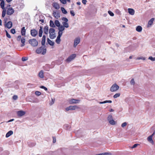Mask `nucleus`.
<instances>
[{"instance_id":"1","label":"nucleus","mask_w":155,"mask_h":155,"mask_svg":"<svg viewBox=\"0 0 155 155\" xmlns=\"http://www.w3.org/2000/svg\"><path fill=\"white\" fill-rule=\"evenodd\" d=\"M46 51L45 48L44 49L43 47H41L36 50V52L38 54H40L41 53L42 54L44 55L46 53Z\"/></svg>"},{"instance_id":"2","label":"nucleus","mask_w":155,"mask_h":155,"mask_svg":"<svg viewBox=\"0 0 155 155\" xmlns=\"http://www.w3.org/2000/svg\"><path fill=\"white\" fill-rule=\"evenodd\" d=\"M29 43L33 47H36L38 45V41L35 39H32L29 40Z\"/></svg>"},{"instance_id":"3","label":"nucleus","mask_w":155,"mask_h":155,"mask_svg":"<svg viewBox=\"0 0 155 155\" xmlns=\"http://www.w3.org/2000/svg\"><path fill=\"white\" fill-rule=\"evenodd\" d=\"M17 40L18 41H21L22 44L21 45V47L24 46L25 45V39L24 37L21 38V35L18 36L17 38Z\"/></svg>"},{"instance_id":"4","label":"nucleus","mask_w":155,"mask_h":155,"mask_svg":"<svg viewBox=\"0 0 155 155\" xmlns=\"http://www.w3.org/2000/svg\"><path fill=\"white\" fill-rule=\"evenodd\" d=\"M119 86L116 84H113L110 88V91L111 92H114L117 91L119 89Z\"/></svg>"},{"instance_id":"5","label":"nucleus","mask_w":155,"mask_h":155,"mask_svg":"<svg viewBox=\"0 0 155 155\" xmlns=\"http://www.w3.org/2000/svg\"><path fill=\"white\" fill-rule=\"evenodd\" d=\"M79 107L76 105L72 106H71L68 107H66L65 108L66 110L68 111L69 110H75L77 109H79Z\"/></svg>"},{"instance_id":"6","label":"nucleus","mask_w":155,"mask_h":155,"mask_svg":"<svg viewBox=\"0 0 155 155\" xmlns=\"http://www.w3.org/2000/svg\"><path fill=\"white\" fill-rule=\"evenodd\" d=\"M76 57V54H73L69 56L66 59V61L68 62H70L73 60Z\"/></svg>"},{"instance_id":"7","label":"nucleus","mask_w":155,"mask_h":155,"mask_svg":"<svg viewBox=\"0 0 155 155\" xmlns=\"http://www.w3.org/2000/svg\"><path fill=\"white\" fill-rule=\"evenodd\" d=\"M15 11L12 8H9L7 9L6 14L8 15H11Z\"/></svg>"},{"instance_id":"8","label":"nucleus","mask_w":155,"mask_h":155,"mask_svg":"<svg viewBox=\"0 0 155 155\" xmlns=\"http://www.w3.org/2000/svg\"><path fill=\"white\" fill-rule=\"evenodd\" d=\"M53 15L54 17L56 19H58L60 17V15L58 11H53Z\"/></svg>"},{"instance_id":"9","label":"nucleus","mask_w":155,"mask_h":155,"mask_svg":"<svg viewBox=\"0 0 155 155\" xmlns=\"http://www.w3.org/2000/svg\"><path fill=\"white\" fill-rule=\"evenodd\" d=\"M38 33L37 31L35 29H32L31 30V34L33 37H35Z\"/></svg>"},{"instance_id":"10","label":"nucleus","mask_w":155,"mask_h":155,"mask_svg":"<svg viewBox=\"0 0 155 155\" xmlns=\"http://www.w3.org/2000/svg\"><path fill=\"white\" fill-rule=\"evenodd\" d=\"M5 27L9 29L11 28L12 27V22L11 21H9L7 23L5 22Z\"/></svg>"},{"instance_id":"11","label":"nucleus","mask_w":155,"mask_h":155,"mask_svg":"<svg viewBox=\"0 0 155 155\" xmlns=\"http://www.w3.org/2000/svg\"><path fill=\"white\" fill-rule=\"evenodd\" d=\"M80 38L79 37L76 38L74 42V47H76V46L80 43Z\"/></svg>"},{"instance_id":"12","label":"nucleus","mask_w":155,"mask_h":155,"mask_svg":"<svg viewBox=\"0 0 155 155\" xmlns=\"http://www.w3.org/2000/svg\"><path fill=\"white\" fill-rule=\"evenodd\" d=\"M25 114V111L22 110H19L17 112L18 116V117H21L24 116Z\"/></svg>"},{"instance_id":"13","label":"nucleus","mask_w":155,"mask_h":155,"mask_svg":"<svg viewBox=\"0 0 155 155\" xmlns=\"http://www.w3.org/2000/svg\"><path fill=\"white\" fill-rule=\"evenodd\" d=\"M80 101L79 100H75L74 99H71L69 101V102L71 104H77L79 103Z\"/></svg>"},{"instance_id":"14","label":"nucleus","mask_w":155,"mask_h":155,"mask_svg":"<svg viewBox=\"0 0 155 155\" xmlns=\"http://www.w3.org/2000/svg\"><path fill=\"white\" fill-rule=\"evenodd\" d=\"M154 19V18H152L150 21H149L147 25V27H150L151 26L153 23Z\"/></svg>"},{"instance_id":"15","label":"nucleus","mask_w":155,"mask_h":155,"mask_svg":"<svg viewBox=\"0 0 155 155\" xmlns=\"http://www.w3.org/2000/svg\"><path fill=\"white\" fill-rule=\"evenodd\" d=\"M26 33V30L25 27H24L21 28V35L22 36H25Z\"/></svg>"},{"instance_id":"16","label":"nucleus","mask_w":155,"mask_h":155,"mask_svg":"<svg viewBox=\"0 0 155 155\" xmlns=\"http://www.w3.org/2000/svg\"><path fill=\"white\" fill-rule=\"evenodd\" d=\"M128 11L129 14L131 15H133L134 14L135 11L133 9L128 8Z\"/></svg>"},{"instance_id":"17","label":"nucleus","mask_w":155,"mask_h":155,"mask_svg":"<svg viewBox=\"0 0 155 155\" xmlns=\"http://www.w3.org/2000/svg\"><path fill=\"white\" fill-rule=\"evenodd\" d=\"M48 27L47 26H45L44 28V32L45 34H48Z\"/></svg>"},{"instance_id":"18","label":"nucleus","mask_w":155,"mask_h":155,"mask_svg":"<svg viewBox=\"0 0 155 155\" xmlns=\"http://www.w3.org/2000/svg\"><path fill=\"white\" fill-rule=\"evenodd\" d=\"M40 28L39 31V37H41L42 36V34L43 33L42 27L41 26H40Z\"/></svg>"},{"instance_id":"19","label":"nucleus","mask_w":155,"mask_h":155,"mask_svg":"<svg viewBox=\"0 0 155 155\" xmlns=\"http://www.w3.org/2000/svg\"><path fill=\"white\" fill-rule=\"evenodd\" d=\"M13 134V132L12 130L9 131L6 135V137L8 138L11 135H12Z\"/></svg>"},{"instance_id":"20","label":"nucleus","mask_w":155,"mask_h":155,"mask_svg":"<svg viewBox=\"0 0 155 155\" xmlns=\"http://www.w3.org/2000/svg\"><path fill=\"white\" fill-rule=\"evenodd\" d=\"M53 6L56 9H58L59 8V5L57 3H54L53 4Z\"/></svg>"},{"instance_id":"21","label":"nucleus","mask_w":155,"mask_h":155,"mask_svg":"<svg viewBox=\"0 0 155 155\" xmlns=\"http://www.w3.org/2000/svg\"><path fill=\"white\" fill-rule=\"evenodd\" d=\"M142 28L140 26H139V25L138 26L136 27V30L138 32H141L142 31Z\"/></svg>"},{"instance_id":"22","label":"nucleus","mask_w":155,"mask_h":155,"mask_svg":"<svg viewBox=\"0 0 155 155\" xmlns=\"http://www.w3.org/2000/svg\"><path fill=\"white\" fill-rule=\"evenodd\" d=\"M43 71H41L38 74V76L41 78H44Z\"/></svg>"},{"instance_id":"23","label":"nucleus","mask_w":155,"mask_h":155,"mask_svg":"<svg viewBox=\"0 0 155 155\" xmlns=\"http://www.w3.org/2000/svg\"><path fill=\"white\" fill-rule=\"evenodd\" d=\"M152 137L151 136H149L147 138V140L150 143H153V141L152 139Z\"/></svg>"},{"instance_id":"24","label":"nucleus","mask_w":155,"mask_h":155,"mask_svg":"<svg viewBox=\"0 0 155 155\" xmlns=\"http://www.w3.org/2000/svg\"><path fill=\"white\" fill-rule=\"evenodd\" d=\"M46 37L45 35H44L42 37V40L41 41V44L42 45H45V42Z\"/></svg>"},{"instance_id":"25","label":"nucleus","mask_w":155,"mask_h":155,"mask_svg":"<svg viewBox=\"0 0 155 155\" xmlns=\"http://www.w3.org/2000/svg\"><path fill=\"white\" fill-rule=\"evenodd\" d=\"M0 6L2 9H5L4 8L5 2L4 0H2L0 3Z\"/></svg>"},{"instance_id":"26","label":"nucleus","mask_w":155,"mask_h":155,"mask_svg":"<svg viewBox=\"0 0 155 155\" xmlns=\"http://www.w3.org/2000/svg\"><path fill=\"white\" fill-rule=\"evenodd\" d=\"M55 25L57 27H59L60 26V24L58 20H55L54 21Z\"/></svg>"},{"instance_id":"27","label":"nucleus","mask_w":155,"mask_h":155,"mask_svg":"<svg viewBox=\"0 0 155 155\" xmlns=\"http://www.w3.org/2000/svg\"><path fill=\"white\" fill-rule=\"evenodd\" d=\"M50 26L52 28L55 27V25L53 21L52 20H50Z\"/></svg>"},{"instance_id":"28","label":"nucleus","mask_w":155,"mask_h":155,"mask_svg":"<svg viewBox=\"0 0 155 155\" xmlns=\"http://www.w3.org/2000/svg\"><path fill=\"white\" fill-rule=\"evenodd\" d=\"M65 29L63 25H61L58 27V29L59 31H63Z\"/></svg>"},{"instance_id":"29","label":"nucleus","mask_w":155,"mask_h":155,"mask_svg":"<svg viewBox=\"0 0 155 155\" xmlns=\"http://www.w3.org/2000/svg\"><path fill=\"white\" fill-rule=\"evenodd\" d=\"M62 24L64 28H68L69 27L68 24L67 22H62Z\"/></svg>"},{"instance_id":"30","label":"nucleus","mask_w":155,"mask_h":155,"mask_svg":"<svg viewBox=\"0 0 155 155\" xmlns=\"http://www.w3.org/2000/svg\"><path fill=\"white\" fill-rule=\"evenodd\" d=\"M55 37L56 36L55 35L54 33H51V34H50L49 37L51 39H54Z\"/></svg>"},{"instance_id":"31","label":"nucleus","mask_w":155,"mask_h":155,"mask_svg":"<svg viewBox=\"0 0 155 155\" xmlns=\"http://www.w3.org/2000/svg\"><path fill=\"white\" fill-rule=\"evenodd\" d=\"M47 41L48 44L51 46H53L54 45V42L50 40L49 38L48 39Z\"/></svg>"},{"instance_id":"32","label":"nucleus","mask_w":155,"mask_h":155,"mask_svg":"<svg viewBox=\"0 0 155 155\" xmlns=\"http://www.w3.org/2000/svg\"><path fill=\"white\" fill-rule=\"evenodd\" d=\"M112 102V101L110 100L105 101L103 102H99L100 104H104L107 103H111Z\"/></svg>"},{"instance_id":"33","label":"nucleus","mask_w":155,"mask_h":155,"mask_svg":"<svg viewBox=\"0 0 155 155\" xmlns=\"http://www.w3.org/2000/svg\"><path fill=\"white\" fill-rule=\"evenodd\" d=\"M61 37L57 36V38L56 40V42L58 44H59L60 43L61 41L60 39Z\"/></svg>"},{"instance_id":"34","label":"nucleus","mask_w":155,"mask_h":155,"mask_svg":"<svg viewBox=\"0 0 155 155\" xmlns=\"http://www.w3.org/2000/svg\"><path fill=\"white\" fill-rule=\"evenodd\" d=\"M6 10L5 9H3V11L2 12V17L4 18L5 16V14H6Z\"/></svg>"},{"instance_id":"35","label":"nucleus","mask_w":155,"mask_h":155,"mask_svg":"<svg viewBox=\"0 0 155 155\" xmlns=\"http://www.w3.org/2000/svg\"><path fill=\"white\" fill-rule=\"evenodd\" d=\"M109 123L112 125H114L116 124V122L113 119L112 120L109 121Z\"/></svg>"},{"instance_id":"36","label":"nucleus","mask_w":155,"mask_h":155,"mask_svg":"<svg viewBox=\"0 0 155 155\" xmlns=\"http://www.w3.org/2000/svg\"><path fill=\"white\" fill-rule=\"evenodd\" d=\"M61 10L62 12L64 14H66L67 13V11L63 7L61 8Z\"/></svg>"},{"instance_id":"37","label":"nucleus","mask_w":155,"mask_h":155,"mask_svg":"<svg viewBox=\"0 0 155 155\" xmlns=\"http://www.w3.org/2000/svg\"><path fill=\"white\" fill-rule=\"evenodd\" d=\"M55 32V30L53 28H51L49 29V34H51V33H54Z\"/></svg>"},{"instance_id":"38","label":"nucleus","mask_w":155,"mask_h":155,"mask_svg":"<svg viewBox=\"0 0 155 155\" xmlns=\"http://www.w3.org/2000/svg\"><path fill=\"white\" fill-rule=\"evenodd\" d=\"M64 127L65 129L68 130H70L71 127L68 124H65L64 125Z\"/></svg>"},{"instance_id":"39","label":"nucleus","mask_w":155,"mask_h":155,"mask_svg":"<svg viewBox=\"0 0 155 155\" xmlns=\"http://www.w3.org/2000/svg\"><path fill=\"white\" fill-rule=\"evenodd\" d=\"M120 95V93H117L116 94H115L114 96H113V97L114 98H117L118 97H119Z\"/></svg>"},{"instance_id":"40","label":"nucleus","mask_w":155,"mask_h":155,"mask_svg":"<svg viewBox=\"0 0 155 155\" xmlns=\"http://www.w3.org/2000/svg\"><path fill=\"white\" fill-rule=\"evenodd\" d=\"M55 99L54 98H51V101L49 103V105H53L55 101Z\"/></svg>"},{"instance_id":"41","label":"nucleus","mask_w":155,"mask_h":155,"mask_svg":"<svg viewBox=\"0 0 155 155\" xmlns=\"http://www.w3.org/2000/svg\"><path fill=\"white\" fill-rule=\"evenodd\" d=\"M113 119L112 116L111 115H109L107 117V120H108L109 122V121H110Z\"/></svg>"},{"instance_id":"42","label":"nucleus","mask_w":155,"mask_h":155,"mask_svg":"<svg viewBox=\"0 0 155 155\" xmlns=\"http://www.w3.org/2000/svg\"><path fill=\"white\" fill-rule=\"evenodd\" d=\"M35 94L36 95L39 96L41 94V93L39 91H36L35 92Z\"/></svg>"},{"instance_id":"43","label":"nucleus","mask_w":155,"mask_h":155,"mask_svg":"<svg viewBox=\"0 0 155 155\" xmlns=\"http://www.w3.org/2000/svg\"><path fill=\"white\" fill-rule=\"evenodd\" d=\"M127 123L126 122H124L122 124L121 126L122 127H125V126H126L127 125Z\"/></svg>"},{"instance_id":"44","label":"nucleus","mask_w":155,"mask_h":155,"mask_svg":"<svg viewBox=\"0 0 155 155\" xmlns=\"http://www.w3.org/2000/svg\"><path fill=\"white\" fill-rule=\"evenodd\" d=\"M63 33L62 31H59L58 32V36L61 37Z\"/></svg>"},{"instance_id":"45","label":"nucleus","mask_w":155,"mask_h":155,"mask_svg":"<svg viewBox=\"0 0 155 155\" xmlns=\"http://www.w3.org/2000/svg\"><path fill=\"white\" fill-rule=\"evenodd\" d=\"M62 20L63 21H64V22H67L68 21V19L67 18H65V17L62 18Z\"/></svg>"},{"instance_id":"46","label":"nucleus","mask_w":155,"mask_h":155,"mask_svg":"<svg viewBox=\"0 0 155 155\" xmlns=\"http://www.w3.org/2000/svg\"><path fill=\"white\" fill-rule=\"evenodd\" d=\"M148 59L153 61H155V58H153L152 56L149 57L148 58Z\"/></svg>"},{"instance_id":"47","label":"nucleus","mask_w":155,"mask_h":155,"mask_svg":"<svg viewBox=\"0 0 155 155\" xmlns=\"http://www.w3.org/2000/svg\"><path fill=\"white\" fill-rule=\"evenodd\" d=\"M108 14L111 16H113L114 15V14L111 11H108Z\"/></svg>"},{"instance_id":"48","label":"nucleus","mask_w":155,"mask_h":155,"mask_svg":"<svg viewBox=\"0 0 155 155\" xmlns=\"http://www.w3.org/2000/svg\"><path fill=\"white\" fill-rule=\"evenodd\" d=\"M6 36L8 38H11V36L10 34L8 33L7 31L6 30Z\"/></svg>"},{"instance_id":"49","label":"nucleus","mask_w":155,"mask_h":155,"mask_svg":"<svg viewBox=\"0 0 155 155\" xmlns=\"http://www.w3.org/2000/svg\"><path fill=\"white\" fill-rule=\"evenodd\" d=\"M61 2L64 4H65L66 3V0H59Z\"/></svg>"},{"instance_id":"50","label":"nucleus","mask_w":155,"mask_h":155,"mask_svg":"<svg viewBox=\"0 0 155 155\" xmlns=\"http://www.w3.org/2000/svg\"><path fill=\"white\" fill-rule=\"evenodd\" d=\"M11 32L13 34H14L15 33V31L14 29H12L11 30Z\"/></svg>"},{"instance_id":"51","label":"nucleus","mask_w":155,"mask_h":155,"mask_svg":"<svg viewBox=\"0 0 155 155\" xmlns=\"http://www.w3.org/2000/svg\"><path fill=\"white\" fill-rule=\"evenodd\" d=\"M137 59H138V60L142 59L143 60H145V58L144 57H138V58H137Z\"/></svg>"},{"instance_id":"52","label":"nucleus","mask_w":155,"mask_h":155,"mask_svg":"<svg viewBox=\"0 0 155 155\" xmlns=\"http://www.w3.org/2000/svg\"><path fill=\"white\" fill-rule=\"evenodd\" d=\"M138 145H139V144L137 143L135 144L132 147H131V148L132 149L135 148Z\"/></svg>"},{"instance_id":"53","label":"nucleus","mask_w":155,"mask_h":155,"mask_svg":"<svg viewBox=\"0 0 155 155\" xmlns=\"http://www.w3.org/2000/svg\"><path fill=\"white\" fill-rule=\"evenodd\" d=\"M103 155H111V154L110 153L108 152H106L104 153H103Z\"/></svg>"},{"instance_id":"54","label":"nucleus","mask_w":155,"mask_h":155,"mask_svg":"<svg viewBox=\"0 0 155 155\" xmlns=\"http://www.w3.org/2000/svg\"><path fill=\"white\" fill-rule=\"evenodd\" d=\"M40 87L41 88L44 89L45 91H46L47 90V88L43 86H41Z\"/></svg>"},{"instance_id":"55","label":"nucleus","mask_w":155,"mask_h":155,"mask_svg":"<svg viewBox=\"0 0 155 155\" xmlns=\"http://www.w3.org/2000/svg\"><path fill=\"white\" fill-rule=\"evenodd\" d=\"M28 60V58L25 57H23L22 58V60L23 61H25Z\"/></svg>"},{"instance_id":"56","label":"nucleus","mask_w":155,"mask_h":155,"mask_svg":"<svg viewBox=\"0 0 155 155\" xmlns=\"http://www.w3.org/2000/svg\"><path fill=\"white\" fill-rule=\"evenodd\" d=\"M130 83L131 84H134L135 82L134 80L133 79H131L130 81Z\"/></svg>"},{"instance_id":"57","label":"nucleus","mask_w":155,"mask_h":155,"mask_svg":"<svg viewBox=\"0 0 155 155\" xmlns=\"http://www.w3.org/2000/svg\"><path fill=\"white\" fill-rule=\"evenodd\" d=\"M70 13L71 15L73 16H74L75 15V14L74 12L73 11H71Z\"/></svg>"},{"instance_id":"58","label":"nucleus","mask_w":155,"mask_h":155,"mask_svg":"<svg viewBox=\"0 0 155 155\" xmlns=\"http://www.w3.org/2000/svg\"><path fill=\"white\" fill-rule=\"evenodd\" d=\"M17 98L18 97L16 95H15L13 96V98L15 100H16L17 99Z\"/></svg>"},{"instance_id":"59","label":"nucleus","mask_w":155,"mask_h":155,"mask_svg":"<svg viewBox=\"0 0 155 155\" xmlns=\"http://www.w3.org/2000/svg\"><path fill=\"white\" fill-rule=\"evenodd\" d=\"M82 3L84 5H85L86 4V3L87 2V1L86 0H82Z\"/></svg>"},{"instance_id":"60","label":"nucleus","mask_w":155,"mask_h":155,"mask_svg":"<svg viewBox=\"0 0 155 155\" xmlns=\"http://www.w3.org/2000/svg\"><path fill=\"white\" fill-rule=\"evenodd\" d=\"M28 85L29 86V87H34V85L31 84H28Z\"/></svg>"},{"instance_id":"61","label":"nucleus","mask_w":155,"mask_h":155,"mask_svg":"<svg viewBox=\"0 0 155 155\" xmlns=\"http://www.w3.org/2000/svg\"><path fill=\"white\" fill-rule=\"evenodd\" d=\"M14 119H11V120H9L7 122L8 123V122H11L14 121Z\"/></svg>"},{"instance_id":"62","label":"nucleus","mask_w":155,"mask_h":155,"mask_svg":"<svg viewBox=\"0 0 155 155\" xmlns=\"http://www.w3.org/2000/svg\"><path fill=\"white\" fill-rule=\"evenodd\" d=\"M56 140L55 138H53V142L54 143L56 142Z\"/></svg>"},{"instance_id":"63","label":"nucleus","mask_w":155,"mask_h":155,"mask_svg":"<svg viewBox=\"0 0 155 155\" xmlns=\"http://www.w3.org/2000/svg\"><path fill=\"white\" fill-rule=\"evenodd\" d=\"M77 4L78 5H80L81 4V3L80 2H77Z\"/></svg>"},{"instance_id":"64","label":"nucleus","mask_w":155,"mask_h":155,"mask_svg":"<svg viewBox=\"0 0 155 155\" xmlns=\"http://www.w3.org/2000/svg\"><path fill=\"white\" fill-rule=\"evenodd\" d=\"M114 110L112 109H111L110 110H109V111L110 112H112L114 111Z\"/></svg>"}]
</instances>
